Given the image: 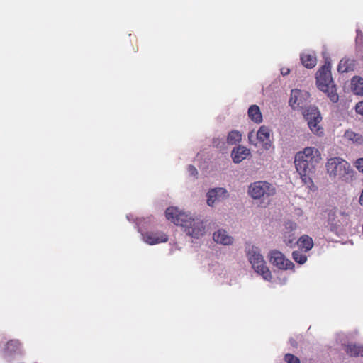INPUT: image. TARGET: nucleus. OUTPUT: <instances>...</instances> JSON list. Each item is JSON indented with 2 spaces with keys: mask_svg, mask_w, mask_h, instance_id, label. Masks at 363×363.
<instances>
[{
  "mask_svg": "<svg viewBox=\"0 0 363 363\" xmlns=\"http://www.w3.org/2000/svg\"><path fill=\"white\" fill-rule=\"evenodd\" d=\"M249 118L256 123H260L262 121V115L260 108L257 105H252L248 109Z\"/></svg>",
  "mask_w": 363,
  "mask_h": 363,
  "instance_id": "20",
  "label": "nucleus"
},
{
  "mask_svg": "<svg viewBox=\"0 0 363 363\" xmlns=\"http://www.w3.org/2000/svg\"><path fill=\"white\" fill-rule=\"evenodd\" d=\"M165 216L176 225H180L184 228L189 235L199 238L205 233L203 223L199 219H194L185 213L181 212L176 207H169L165 211Z\"/></svg>",
  "mask_w": 363,
  "mask_h": 363,
  "instance_id": "1",
  "label": "nucleus"
},
{
  "mask_svg": "<svg viewBox=\"0 0 363 363\" xmlns=\"http://www.w3.org/2000/svg\"><path fill=\"white\" fill-rule=\"evenodd\" d=\"M248 193L252 199H259L273 196L275 194V189L269 182L258 181L250 185Z\"/></svg>",
  "mask_w": 363,
  "mask_h": 363,
  "instance_id": "7",
  "label": "nucleus"
},
{
  "mask_svg": "<svg viewBox=\"0 0 363 363\" xmlns=\"http://www.w3.org/2000/svg\"><path fill=\"white\" fill-rule=\"evenodd\" d=\"M302 65L308 69L313 68L317 63L316 56L314 53L304 52L301 55Z\"/></svg>",
  "mask_w": 363,
  "mask_h": 363,
  "instance_id": "17",
  "label": "nucleus"
},
{
  "mask_svg": "<svg viewBox=\"0 0 363 363\" xmlns=\"http://www.w3.org/2000/svg\"><path fill=\"white\" fill-rule=\"evenodd\" d=\"M352 62L351 60L342 59L338 65L337 70L341 73L347 72L352 69Z\"/></svg>",
  "mask_w": 363,
  "mask_h": 363,
  "instance_id": "24",
  "label": "nucleus"
},
{
  "mask_svg": "<svg viewBox=\"0 0 363 363\" xmlns=\"http://www.w3.org/2000/svg\"><path fill=\"white\" fill-rule=\"evenodd\" d=\"M213 238L215 242L224 245H230L233 243V238L227 234V232L224 230H218L215 232L213 235Z\"/></svg>",
  "mask_w": 363,
  "mask_h": 363,
  "instance_id": "14",
  "label": "nucleus"
},
{
  "mask_svg": "<svg viewBox=\"0 0 363 363\" xmlns=\"http://www.w3.org/2000/svg\"><path fill=\"white\" fill-rule=\"evenodd\" d=\"M330 69V62L326 60L325 64L316 73V83L318 89L327 93L332 102L336 103L339 99V96L332 78Z\"/></svg>",
  "mask_w": 363,
  "mask_h": 363,
  "instance_id": "2",
  "label": "nucleus"
},
{
  "mask_svg": "<svg viewBox=\"0 0 363 363\" xmlns=\"http://www.w3.org/2000/svg\"><path fill=\"white\" fill-rule=\"evenodd\" d=\"M141 235L143 241L150 245L166 242L168 240L167 235L160 231H147L141 233Z\"/></svg>",
  "mask_w": 363,
  "mask_h": 363,
  "instance_id": "10",
  "label": "nucleus"
},
{
  "mask_svg": "<svg viewBox=\"0 0 363 363\" xmlns=\"http://www.w3.org/2000/svg\"><path fill=\"white\" fill-rule=\"evenodd\" d=\"M325 167L330 177H338L347 182H352L354 179L355 172L350 164L342 158L331 157L328 160Z\"/></svg>",
  "mask_w": 363,
  "mask_h": 363,
  "instance_id": "4",
  "label": "nucleus"
},
{
  "mask_svg": "<svg viewBox=\"0 0 363 363\" xmlns=\"http://www.w3.org/2000/svg\"><path fill=\"white\" fill-rule=\"evenodd\" d=\"M355 167L363 173V157L357 159L354 162Z\"/></svg>",
  "mask_w": 363,
  "mask_h": 363,
  "instance_id": "28",
  "label": "nucleus"
},
{
  "mask_svg": "<svg viewBox=\"0 0 363 363\" xmlns=\"http://www.w3.org/2000/svg\"><path fill=\"white\" fill-rule=\"evenodd\" d=\"M249 154L250 151L248 149L239 146L233 150L231 156L235 163H240L245 160Z\"/></svg>",
  "mask_w": 363,
  "mask_h": 363,
  "instance_id": "15",
  "label": "nucleus"
},
{
  "mask_svg": "<svg viewBox=\"0 0 363 363\" xmlns=\"http://www.w3.org/2000/svg\"><path fill=\"white\" fill-rule=\"evenodd\" d=\"M284 360L287 363H300V359L295 355L290 353L284 355Z\"/></svg>",
  "mask_w": 363,
  "mask_h": 363,
  "instance_id": "27",
  "label": "nucleus"
},
{
  "mask_svg": "<svg viewBox=\"0 0 363 363\" xmlns=\"http://www.w3.org/2000/svg\"><path fill=\"white\" fill-rule=\"evenodd\" d=\"M344 136L348 140L352 141L357 145H362L363 143V137L361 134L355 133L352 130H346Z\"/></svg>",
  "mask_w": 363,
  "mask_h": 363,
  "instance_id": "22",
  "label": "nucleus"
},
{
  "mask_svg": "<svg viewBox=\"0 0 363 363\" xmlns=\"http://www.w3.org/2000/svg\"><path fill=\"white\" fill-rule=\"evenodd\" d=\"M322 160L320 151L314 147H307L298 151L294 158L296 170L315 171V167Z\"/></svg>",
  "mask_w": 363,
  "mask_h": 363,
  "instance_id": "3",
  "label": "nucleus"
},
{
  "mask_svg": "<svg viewBox=\"0 0 363 363\" xmlns=\"http://www.w3.org/2000/svg\"><path fill=\"white\" fill-rule=\"evenodd\" d=\"M228 197V194L225 188L211 189L207 193V203L209 206H213L216 202L221 201Z\"/></svg>",
  "mask_w": 363,
  "mask_h": 363,
  "instance_id": "11",
  "label": "nucleus"
},
{
  "mask_svg": "<svg viewBox=\"0 0 363 363\" xmlns=\"http://www.w3.org/2000/svg\"><path fill=\"white\" fill-rule=\"evenodd\" d=\"M292 257L295 262L301 264H304L307 261L306 255L298 250L293 252Z\"/></svg>",
  "mask_w": 363,
  "mask_h": 363,
  "instance_id": "25",
  "label": "nucleus"
},
{
  "mask_svg": "<svg viewBox=\"0 0 363 363\" xmlns=\"http://www.w3.org/2000/svg\"><path fill=\"white\" fill-rule=\"evenodd\" d=\"M337 218L338 215L337 214V208H335L334 209L330 211L328 218V227L330 231L335 233H337L340 230V227L342 226L341 220Z\"/></svg>",
  "mask_w": 363,
  "mask_h": 363,
  "instance_id": "13",
  "label": "nucleus"
},
{
  "mask_svg": "<svg viewBox=\"0 0 363 363\" xmlns=\"http://www.w3.org/2000/svg\"><path fill=\"white\" fill-rule=\"evenodd\" d=\"M289 73V69H286V70L283 69L281 70V74L284 76L287 75Z\"/></svg>",
  "mask_w": 363,
  "mask_h": 363,
  "instance_id": "31",
  "label": "nucleus"
},
{
  "mask_svg": "<svg viewBox=\"0 0 363 363\" xmlns=\"http://www.w3.org/2000/svg\"><path fill=\"white\" fill-rule=\"evenodd\" d=\"M355 109L358 113L363 116V101L356 104Z\"/></svg>",
  "mask_w": 363,
  "mask_h": 363,
  "instance_id": "30",
  "label": "nucleus"
},
{
  "mask_svg": "<svg viewBox=\"0 0 363 363\" xmlns=\"http://www.w3.org/2000/svg\"><path fill=\"white\" fill-rule=\"evenodd\" d=\"M301 178L302 182L310 189L315 190V186L311 178V175L315 171H301L296 170Z\"/></svg>",
  "mask_w": 363,
  "mask_h": 363,
  "instance_id": "18",
  "label": "nucleus"
},
{
  "mask_svg": "<svg viewBox=\"0 0 363 363\" xmlns=\"http://www.w3.org/2000/svg\"><path fill=\"white\" fill-rule=\"evenodd\" d=\"M187 169H188V172L190 175L196 177V175L198 174V172H197L196 168L194 166L189 165Z\"/></svg>",
  "mask_w": 363,
  "mask_h": 363,
  "instance_id": "29",
  "label": "nucleus"
},
{
  "mask_svg": "<svg viewBox=\"0 0 363 363\" xmlns=\"http://www.w3.org/2000/svg\"><path fill=\"white\" fill-rule=\"evenodd\" d=\"M247 255L255 271L260 274L264 280L271 281L272 276L270 270L266 264L259 249L253 245L247 246Z\"/></svg>",
  "mask_w": 363,
  "mask_h": 363,
  "instance_id": "5",
  "label": "nucleus"
},
{
  "mask_svg": "<svg viewBox=\"0 0 363 363\" xmlns=\"http://www.w3.org/2000/svg\"><path fill=\"white\" fill-rule=\"evenodd\" d=\"M310 94L308 92L299 89L291 91L289 104L294 109L303 108L307 104Z\"/></svg>",
  "mask_w": 363,
  "mask_h": 363,
  "instance_id": "9",
  "label": "nucleus"
},
{
  "mask_svg": "<svg viewBox=\"0 0 363 363\" xmlns=\"http://www.w3.org/2000/svg\"><path fill=\"white\" fill-rule=\"evenodd\" d=\"M352 89L357 95L363 96V79L360 77H354L352 79Z\"/></svg>",
  "mask_w": 363,
  "mask_h": 363,
  "instance_id": "21",
  "label": "nucleus"
},
{
  "mask_svg": "<svg viewBox=\"0 0 363 363\" xmlns=\"http://www.w3.org/2000/svg\"><path fill=\"white\" fill-rule=\"evenodd\" d=\"M253 137L252 133H250L248 135L249 140L252 143V138Z\"/></svg>",
  "mask_w": 363,
  "mask_h": 363,
  "instance_id": "33",
  "label": "nucleus"
},
{
  "mask_svg": "<svg viewBox=\"0 0 363 363\" xmlns=\"http://www.w3.org/2000/svg\"><path fill=\"white\" fill-rule=\"evenodd\" d=\"M242 139L241 133L238 130H232L228 133L227 142L228 144L234 145L239 143Z\"/></svg>",
  "mask_w": 363,
  "mask_h": 363,
  "instance_id": "23",
  "label": "nucleus"
},
{
  "mask_svg": "<svg viewBox=\"0 0 363 363\" xmlns=\"http://www.w3.org/2000/svg\"><path fill=\"white\" fill-rule=\"evenodd\" d=\"M337 214L338 218L340 217L341 223L342 225H346L349 223V214L345 211H338L337 209Z\"/></svg>",
  "mask_w": 363,
  "mask_h": 363,
  "instance_id": "26",
  "label": "nucleus"
},
{
  "mask_svg": "<svg viewBox=\"0 0 363 363\" xmlns=\"http://www.w3.org/2000/svg\"><path fill=\"white\" fill-rule=\"evenodd\" d=\"M270 133L269 128L265 125H262L257 133V139L265 150L271 146Z\"/></svg>",
  "mask_w": 363,
  "mask_h": 363,
  "instance_id": "12",
  "label": "nucleus"
},
{
  "mask_svg": "<svg viewBox=\"0 0 363 363\" xmlns=\"http://www.w3.org/2000/svg\"><path fill=\"white\" fill-rule=\"evenodd\" d=\"M303 116L308 123L311 131L317 136L324 135V128L320 125L322 116L318 108L315 106H309L303 111Z\"/></svg>",
  "mask_w": 363,
  "mask_h": 363,
  "instance_id": "6",
  "label": "nucleus"
},
{
  "mask_svg": "<svg viewBox=\"0 0 363 363\" xmlns=\"http://www.w3.org/2000/svg\"><path fill=\"white\" fill-rule=\"evenodd\" d=\"M294 239L293 238V239H289V240H285V242L287 245H290L294 242Z\"/></svg>",
  "mask_w": 363,
  "mask_h": 363,
  "instance_id": "32",
  "label": "nucleus"
},
{
  "mask_svg": "<svg viewBox=\"0 0 363 363\" xmlns=\"http://www.w3.org/2000/svg\"><path fill=\"white\" fill-rule=\"evenodd\" d=\"M297 245L300 249L303 250L305 252H308L313 248V241L310 236L303 235L298 240Z\"/></svg>",
  "mask_w": 363,
  "mask_h": 363,
  "instance_id": "19",
  "label": "nucleus"
},
{
  "mask_svg": "<svg viewBox=\"0 0 363 363\" xmlns=\"http://www.w3.org/2000/svg\"><path fill=\"white\" fill-rule=\"evenodd\" d=\"M345 351L350 357H363V345L350 343L345 346Z\"/></svg>",
  "mask_w": 363,
  "mask_h": 363,
  "instance_id": "16",
  "label": "nucleus"
},
{
  "mask_svg": "<svg viewBox=\"0 0 363 363\" xmlns=\"http://www.w3.org/2000/svg\"><path fill=\"white\" fill-rule=\"evenodd\" d=\"M269 261L274 266L282 270L291 269L294 267L291 261L286 259L284 254L277 250L270 252Z\"/></svg>",
  "mask_w": 363,
  "mask_h": 363,
  "instance_id": "8",
  "label": "nucleus"
}]
</instances>
